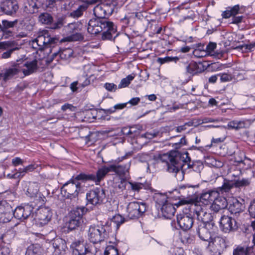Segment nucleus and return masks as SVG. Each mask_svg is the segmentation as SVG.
<instances>
[{
  "label": "nucleus",
  "instance_id": "nucleus-1",
  "mask_svg": "<svg viewBox=\"0 0 255 255\" xmlns=\"http://www.w3.org/2000/svg\"><path fill=\"white\" fill-rule=\"evenodd\" d=\"M175 155H170L168 161L166 163L167 170L172 173L177 180L182 181L184 179L183 168L187 166V168H192L190 164L191 159L187 152L183 153H174Z\"/></svg>",
  "mask_w": 255,
  "mask_h": 255
},
{
  "label": "nucleus",
  "instance_id": "nucleus-2",
  "mask_svg": "<svg viewBox=\"0 0 255 255\" xmlns=\"http://www.w3.org/2000/svg\"><path fill=\"white\" fill-rule=\"evenodd\" d=\"M185 203L190 204V209H193V211L195 213L199 221L198 225H205L210 228H212L215 226V220L217 219V215L208 212L200 205H198L191 194H188L187 197L183 196V198L180 199L176 205L179 206Z\"/></svg>",
  "mask_w": 255,
  "mask_h": 255
},
{
  "label": "nucleus",
  "instance_id": "nucleus-3",
  "mask_svg": "<svg viewBox=\"0 0 255 255\" xmlns=\"http://www.w3.org/2000/svg\"><path fill=\"white\" fill-rule=\"evenodd\" d=\"M87 30L92 34H97L103 31L102 39H112V22L105 19L93 18L89 20Z\"/></svg>",
  "mask_w": 255,
  "mask_h": 255
},
{
  "label": "nucleus",
  "instance_id": "nucleus-4",
  "mask_svg": "<svg viewBox=\"0 0 255 255\" xmlns=\"http://www.w3.org/2000/svg\"><path fill=\"white\" fill-rule=\"evenodd\" d=\"M113 171L116 172L113 180V192H120L125 188L127 182L126 178L128 176V167L126 165L116 166L113 164Z\"/></svg>",
  "mask_w": 255,
  "mask_h": 255
},
{
  "label": "nucleus",
  "instance_id": "nucleus-5",
  "mask_svg": "<svg viewBox=\"0 0 255 255\" xmlns=\"http://www.w3.org/2000/svg\"><path fill=\"white\" fill-rule=\"evenodd\" d=\"M176 203L175 205L177 207L181 205H186L187 206L182 209V213L177 215V222L180 228L183 231H187L190 229L193 225V218L192 213L194 212L193 209H190V204L185 203L177 206Z\"/></svg>",
  "mask_w": 255,
  "mask_h": 255
},
{
  "label": "nucleus",
  "instance_id": "nucleus-6",
  "mask_svg": "<svg viewBox=\"0 0 255 255\" xmlns=\"http://www.w3.org/2000/svg\"><path fill=\"white\" fill-rule=\"evenodd\" d=\"M57 39L51 37L47 30L39 33L38 36L31 41L32 47L36 50H41L44 47L55 43Z\"/></svg>",
  "mask_w": 255,
  "mask_h": 255
},
{
  "label": "nucleus",
  "instance_id": "nucleus-7",
  "mask_svg": "<svg viewBox=\"0 0 255 255\" xmlns=\"http://www.w3.org/2000/svg\"><path fill=\"white\" fill-rule=\"evenodd\" d=\"M52 216L51 209L45 206L40 207L33 215L35 224L39 227L47 225L51 221Z\"/></svg>",
  "mask_w": 255,
  "mask_h": 255
},
{
  "label": "nucleus",
  "instance_id": "nucleus-8",
  "mask_svg": "<svg viewBox=\"0 0 255 255\" xmlns=\"http://www.w3.org/2000/svg\"><path fill=\"white\" fill-rule=\"evenodd\" d=\"M79 180L76 179L71 180L65 183L61 188L62 195L68 199L75 198L78 196L80 189Z\"/></svg>",
  "mask_w": 255,
  "mask_h": 255
},
{
  "label": "nucleus",
  "instance_id": "nucleus-9",
  "mask_svg": "<svg viewBox=\"0 0 255 255\" xmlns=\"http://www.w3.org/2000/svg\"><path fill=\"white\" fill-rule=\"evenodd\" d=\"M111 169L112 165L109 167L104 166L98 169L96 175L81 173L76 177V179L83 181L91 180L95 182L96 184L98 185L100 181L104 179L107 174L110 171Z\"/></svg>",
  "mask_w": 255,
  "mask_h": 255
},
{
  "label": "nucleus",
  "instance_id": "nucleus-10",
  "mask_svg": "<svg viewBox=\"0 0 255 255\" xmlns=\"http://www.w3.org/2000/svg\"><path fill=\"white\" fill-rule=\"evenodd\" d=\"M108 235L104 227L100 226H91L88 230V237L93 244H97L104 240Z\"/></svg>",
  "mask_w": 255,
  "mask_h": 255
},
{
  "label": "nucleus",
  "instance_id": "nucleus-11",
  "mask_svg": "<svg viewBox=\"0 0 255 255\" xmlns=\"http://www.w3.org/2000/svg\"><path fill=\"white\" fill-rule=\"evenodd\" d=\"M146 207L144 203L138 202H130L127 206V217L130 219H137L141 216L146 211Z\"/></svg>",
  "mask_w": 255,
  "mask_h": 255
},
{
  "label": "nucleus",
  "instance_id": "nucleus-12",
  "mask_svg": "<svg viewBox=\"0 0 255 255\" xmlns=\"http://www.w3.org/2000/svg\"><path fill=\"white\" fill-rule=\"evenodd\" d=\"M111 113V111L110 110L106 111L104 109L99 110L95 109L91 110L85 112V118L89 123H92L97 120L100 119L109 121L111 119L109 114Z\"/></svg>",
  "mask_w": 255,
  "mask_h": 255
},
{
  "label": "nucleus",
  "instance_id": "nucleus-13",
  "mask_svg": "<svg viewBox=\"0 0 255 255\" xmlns=\"http://www.w3.org/2000/svg\"><path fill=\"white\" fill-rule=\"evenodd\" d=\"M83 209L81 208H76L71 212L70 219L67 225L69 229H75L81 224L83 222Z\"/></svg>",
  "mask_w": 255,
  "mask_h": 255
},
{
  "label": "nucleus",
  "instance_id": "nucleus-14",
  "mask_svg": "<svg viewBox=\"0 0 255 255\" xmlns=\"http://www.w3.org/2000/svg\"><path fill=\"white\" fill-rule=\"evenodd\" d=\"M105 197L104 190L96 188L87 193L86 199L88 202L93 205H96L102 202Z\"/></svg>",
  "mask_w": 255,
  "mask_h": 255
},
{
  "label": "nucleus",
  "instance_id": "nucleus-15",
  "mask_svg": "<svg viewBox=\"0 0 255 255\" xmlns=\"http://www.w3.org/2000/svg\"><path fill=\"white\" fill-rule=\"evenodd\" d=\"M220 227L222 231L225 233H229L237 228L236 221L228 216L220 217Z\"/></svg>",
  "mask_w": 255,
  "mask_h": 255
},
{
  "label": "nucleus",
  "instance_id": "nucleus-16",
  "mask_svg": "<svg viewBox=\"0 0 255 255\" xmlns=\"http://www.w3.org/2000/svg\"><path fill=\"white\" fill-rule=\"evenodd\" d=\"M12 209L6 201H0V222L6 223L10 221Z\"/></svg>",
  "mask_w": 255,
  "mask_h": 255
},
{
  "label": "nucleus",
  "instance_id": "nucleus-17",
  "mask_svg": "<svg viewBox=\"0 0 255 255\" xmlns=\"http://www.w3.org/2000/svg\"><path fill=\"white\" fill-rule=\"evenodd\" d=\"M32 210V207L29 205H25L24 206H18L15 209L13 212H12V215H13L15 218L21 221H23L31 214Z\"/></svg>",
  "mask_w": 255,
  "mask_h": 255
},
{
  "label": "nucleus",
  "instance_id": "nucleus-18",
  "mask_svg": "<svg viewBox=\"0 0 255 255\" xmlns=\"http://www.w3.org/2000/svg\"><path fill=\"white\" fill-rule=\"evenodd\" d=\"M0 8L5 14L12 15L16 12L19 7L15 0H5L1 3Z\"/></svg>",
  "mask_w": 255,
  "mask_h": 255
},
{
  "label": "nucleus",
  "instance_id": "nucleus-19",
  "mask_svg": "<svg viewBox=\"0 0 255 255\" xmlns=\"http://www.w3.org/2000/svg\"><path fill=\"white\" fill-rule=\"evenodd\" d=\"M209 229L210 228L208 226L198 225L196 231L200 239L208 242L210 246L211 244L214 243L215 239L212 237L210 232L209 231Z\"/></svg>",
  "mask_w": 255,
  "mask_h": 255
},
{
  "label": "nucleus",
  "instance_id": "nucleus-20",
  "mask_svg": "<svg viewBox=\"0 0 255 255\" xmlns=\"http://www.w3.org/2000/svg\"><path fill=\"white\" fill-rule=\"evenodd\" d=\"M20 63H16L11 67L7 69L3 73H0V81L6 82L17 76L20 72Z\"/></svg>",
  "mask_w": 255,
  "mask_h": 255
},
{
  "label": "nucleus",
  "instance_id": "nucleus-21",
  "mask_svg": "<svg viewBox=\"0 0 255 255\" xmlns=\"http://www.w3.org/2000/svg\"><path fill=\"white\" fill-rule=\"evenodd\" d=\"M52 247L55 255H64L67 250L66 242L61 238H56L53 240Z\"/></svg>",
  "mask_w": 255,
  "mask_h": 255
},
{
  "label": "nucleus",
  "instance_id": "nucleus-22",
  "mask_svg": "<svg viewBox=\"0 0 255 255\" xmlns=\"http://www.w3.org/2000/svg\"><path fill=\"white\" fill-rule=\"evenodd\" d=\"M20 71L22 72L25 76L29 75L33 73L37 68V61L36 59L30 61H26L20 64Z\"/></svg>",
  "mask_w": 255,
  "mask_h": 255
},
{
  "label": "nucleus",
  "instance_id": "nucleus-23",
  "mask_svg": "<svg viewBox=\"0 0 255 255\" xmlns=\"http://www.w3.org/2000/svg\"><path fill=\"white\" fill-rule=\"evenodd\" d=\"M255 120H246L244 121L234 120L229 122L228 127L229 128L238 130L243 128H248Z\"/></svg>",
  "mask_w": 255,
  "mask_h": 255
},
{
  "label": "nucleus",
  "instance_id": "nucleus-24",
  "mask_svg": "<svg viewBox=\"0 0 255 255\" xmlns=\"http://www.w3.org/2000/svg\"><path fill=\"white\" fill-rule=\"evenodd\" d=\"M219 195L217 191L209 190L207 192L203 193L200 198V202L205 205L211 204L213 200Z\"/></svg>",
  "mask_w": 255,
  "mask_h": 255
},
{
  "label": "nucleus",
  "instance_id": "nucleus-25",
  "mask_svg": "<svg viewBox=\"0 0 255 255\" xmlns=\"http://www.w3.org/2000/svg\"><path fill=\"white\" fill-rule=\"evenodd\" d=\"M236 188L235 181L224 179L222 186L218 188V193L223 194L224 193H230L233 194V190Z\"/></svg>",
  "mask_w": 255,
  "mask_h": 255
},
{
  "label": "nucleus",
  "instance_id": "nucleus-26",
  "mask_svg": "<svg viewBox=\"0 0 255 255\" xmlns=\"http://www.w3.org/2000/svg\"><path fill=\"white\" fill-rule=\"evenodd\" d=\"M71 247L74 255H85L88 252L84 242H75L72 244Z\"/></svg>",
  "mask_w": 255,
  "mask_h": 255
},
{
  "label": "nucleus",
  "instance_id": "nucleus-27",
  "mask_svg": "<svg viewBox=\"0 0 255 255\" xmlns=\"http://www.w3.org/2000/svg\"><path fill=\"white\" fill-rule=\"evenodd\" d=\"M174 206H176L175 204L173 205L172 204L168 202L161 206V210L163 216L167 219L171 218L174 216L175 212Z\"/></svg>",
  "mask_w": 255,
  "mask_h": 255
},
{
  "label": "nucleus",
  "instance_id": "nucleus-28",
  "mask_svg": "<svg viewBox=\"0 0 255 255\" xmlns=\"http://www.w3.org/2000/svg\"><path fill=\"white\" fill-rule=\"evenodd\" d=\"M245 205L244 203L239 200H235L229 207V210L232 214H238L243 212L245 209Z\"/></svg>",
  "mask_w": 255,
  "mask_h": 255
},
{
  "label": "nucleus",
  "instance_id": "nucleus-29",
  "mask_svg": "<svg viewBox=\"0 0 255 255\" xmlns=\"http://www.w3.org/2000/svg\"><path fill=\"white\" fill-rule=\"evenodd\" d=\"M41 4L38 0H28L24 6V10L28 13H34L38 11Z\"/></svg>",
  "mask_w": 255,
  "mask_h": 255
},
{
  "label": "nucleus",
  "instance_id": "nucleus-30",
  "mask_svg": "<svg viewBox=\"0 0 255 255\" xmlns=\"http://www.w3.org/2000/svg\"><path fill=\"white\" fill-rule=\"evenodd\" d=\"M253 250V247L238 246L234 249L233 255H252Z\"/></svg>",
  "mask_w": 255,
  "mask_h": 255
},
{
  "label": "nucleus",
  "instance_id": "nucleus-31",
  "mask_svg": "<svg viewBox=\"0 0 255 255\" xmlns=\"http://www.w3.org/2000/svg\"><path fill=\"white\" fill-rule=\"evenodd\" d=\"M240 6L239 4L234 5V6L228 8L223 12L222 15L223 18H228L231 16H234L239 13Z\"/></svg>",
  "mask_w": 255,
  "mask_h": 255
},
{
  "label": "nucleus",
  "instance_id": "nucleus-32",
  "mask_svg": "<svg viewBox=\"0 0 255 255\" xmlns=\"http://www.w3.org/2000/svg\"><path fill=\"white\" fill-rule=\"evenodd\" d=\"M200 66H202V64L192 61L190 62L186 67V71L188 73L194 75L201 71Z\"/></svg>",
  "mask_w": 255,
  "mask_h": 255
},
{
  "label": "nucleus",
  "instance_id": "nucleus-33",
  "mask_svg": "<svg viewBox=\"0 0 255 255\" xmlns=\"http://www.w3.org/2000/svg\"><path fill=\"white\" fill-rule=\"evenodd\" d=\"M42 251L39 245H32L28 248L25 255H42Z\"/></svg>",
  "mask_w": 255,
  "mask_h": 255
},
{
  "label": "nucleus",
  "instance_id": "nucleus-34",
  "mask_svg": "<svg viewBox=\"0 0 255 255\" xmlns=\"http://www.w3.org/2000/svg\"><path fill=\"white\" fill-rule=\"evenodd\" d=\"M153 198L155 202L158 204L159 206H162L163 204L168 202L167 195L164 194L160 193H155Z\"/></svg>",
  "mask_w": 255,
  "mask_h": 255
},
{
  "label": "nucleus",
  "instance_id": "nucleus-35",
  "mask_svg": "<svg viewBox=\"0 0 255 255\" xmlns=\"http://www.w3.org/2000/svg\"><path fill=\"white\" fill-rule=\"evenodd\" d=\"M39 188L36 183H31L29 184L27 190V195L32 198L39 193Z\"/></svg>",
  "mask_w": 255,
  "mask_h": 255
},
{
  "label": "nucleus",
  "instance_id": "nucleus-36",
  "mask_svg": "<svg viewBox=\"0 0 255 255\" xmlns=\"http://www.w3.org/2000/svg\"><path fill=\"white\" fill-rule=\"evenodd\" d=\"M82 28V24L79 22L70 23L66 27V31L69 33L79 31Z\"/></svg>",
  "mask_w": 255,
  "mask_h": 255
},
{
  "label": "nucleus",
  "instance_id": "nucleus-37",
  "mask_svg": "<svg viewBox=\"0 0 255 255\" xmlns=\"http://www.w3.org/2000/svg\"><path fill=\"white\" fill-rule=\"evenodd\" d=\"M39 21L43 24H50L53 20L52 16L48 13L43 12L41 13L38 17Z\"/></svg>",
  "mask_w": 255,
  "mask_h": 255
},
{
  "label": "nucleus",
  "instance_id": "nucleus-38",
  "mask_svg": "<svg viewBox=\"0 0 255 255\" xmlns=\"http://www.w3.org/2000/svg\"><path fill=\"white\" fill-rule=\"evenodd\" d=\"M70 34V35L64 38V40L65 41H79L83 39V36L81 33H79V31Z\"/></svg>",
  "mask_w": 255,
  "mask_h": 255
},
{
  "label": "nucleus",
  "instance_id": "nucleus-39",
  "mask_svg": "<svg viewBox=\"0 0 255 255\" xmlns=\"http://www.w3.org/2000/svg\"><path fill=\"white\" fill-rule=\"evenodd\" d=\"M248 211L251 218L255 219L252 221L251 225L253 228L255 229V199L251 202L248 208Z\"/></svg>",
  "mask_w": 255,
  "mask_h": 255
},
{
  "label": "nucleus",
  "instance_id": "nucleus-40",
  "mask_svg": "<svg viewBox=\"0 0 255 255\" xmlns=\"http://www.w3.org/2000/svg\"><path fill=\"white\" fill-rule=\"evenodd\" d=\"M131 189L135 191L138 192L142 189H147L149 188L148 185H145L144 184L138 182H129Z\"/></svg>",
  "mask_w": 255,
  "mask_h": 255
},
{
  "label": "nucleus",
  "instance_id": "nucleus-41",
  "mask_svg": "<svg viewBox=\"0 0 255 255\" xmlns=\"http://www.w3.org/2000/svg\"><path fill=\"white\" fill-rule=\"evenodd\" d=\"M213 202L217 204L222 209L227 207L228 205L226 199L225 197L220 196L219 195L217 196V198Z\"/></svg>",
  "mask_w": 255,
  "mask_h": 255
},
{
  "label": "nucleus",
  "instance_id": "nucleus-42",
  "mask_svg": "<svg viewBox=\"0 0 255 255\" xmlns=\"http://www.w3.org/2000/svg\"><path fill=\"white\" fill-rule=\"evenodd\" d=\"M178 57H169L166 56L164 58L159 57L157 59V62L160 64H163L165 63H169L170 62H174L176 63L179 60Z\"/></svg>",
  "mask_w": 255,
  "mask_h": 255
},
{
  "label": "nucleus",
  "instance_id": "nucleus-43",
  "mask_svg": "<svg viewBox=\"0 0 255 255\" xmlns=\"http://www.w3.org/2000/svg\"><path fill=\"white\" fill-rule=\"evenodd\" d=\"M236 188L246 187L250 184L251 181L249 179L243 178L242 179H238L234 180Z\"/></svg>",
  "mask_w": 255,
  "mask_h": 255
},
{
  "label": "nucleus",
  "instance_id": "nucleus-44",
  "mask_svg": "<svg viewBox=\"0 0 255 255\" xmlns=\"http://www.w3.org/2000/svg\"><path fill=\"white\" fill-rule=\"evenodd\" d=\"M106 11L103 9L101 5H97L94 8V13L96 17L100 19L105 16Z\"/></svg>",
  "mask_w": 255,
  "mask_h": 255
},
{
  "label": "nucleus",
  "instance_id": "nucleus-45",
  "mask_svg": "<svg viewBox=\"0 0 255 255\" xmlns=\"http://www.w3.org/2000/svg\"><path fill=\"white\" fill-rule=\"evenodd\" d=\"M121 132L124 135L135 136L136 134V130L133 127L128 128L125 127L121 129Z\"/></svg>",
  "mask_w": 255,
  "mask_h": 255
},
{
  "label": "nucleus",
  "instance_id": "nucleus-46",
  "mask_svg": "<svg viewBox=\"0 0 255 255\" xmlns=\"http://www.w3.org/2000/svg\"><path fill=\"white\" fill-rule=\"evenodd\" d=\"M134 76L131 75H128L126 78L123 79L119 85V88L126 87L130 84L133 79Z\"/></svg>",
  "mask_w": 255,
  "mask_h": 255
},
{
  "label": "nucleus",
  "instance_id": "nucleus-47",
  "mask_svg": "<svg viewBox=\"0 0 255 255\" xmlns=\"http://www.w3.org/2000/svg\"><path fill=\"white\" fill-rule=\"evenodd\" d=\"M210 204V209L213 212V213L217 215V219L219 218L221 216V214L220 212L222 211V209L214 202H212Z\"/></svg>",
  "mask_w": 255,
  "mask_h": 255
},
{
  "label": "nucleus",
  "instance_id": "nucleus-48",
  "mask_svg": "<svg viewBox=\"0 0 255 255\" xmlns=\"http://www.w3.org/2000/svg\"><path fill=\"white\" fill-rule=\"evenodd\" d=\"M124 222L125 218L120 214L116 215L113 217V222H114L116 224L117 229H119L120 225L124 223Z\"/></svg>",
  "mask_w": 255,
  "mask_h": 255
},
{
  "label": "nucleus",
  "instance_id": "nucleus-49",
  "mask_svg": "<svg viewBox=\"0 0 255 255\" xmlns=\"http://www.w3.org/2000/svg\"><path fill=\"white\" fill-rule=\"evenodd\" d=\"M151 158L152 156L148 153H143L138 155V160L141 162H148L151 160Z\"/></svg>",
  "mask_w": 255,
  "mask_h": 255
},
{
  "label": "nucleus",
  "instance_id": "nucleus-50",
  "mask_svg": "<svg viewBox=\"0 0 255 255\" xmlns=\"http://www.w3.org/2000/svg\"><path fill=\"white\" fill-rule=\"evenodd\" d=\"M17 23L16 20L13 21H9L7 20H3L2 22V25H1L2 28L5 29H8V28L12 27Z\"/></svg>",
  "mask_w": 255,
  "mask_h": 255
},
{
  "label": "nucleus",
  "instance_id": "nucleus-51",
  "mask_svg": "<svg viewBox=\"0 0 255 255\" xmlns=\"http://www.w3.org/2000/svg\"><path fill=\"white\" fill-rule=\"evenodd\" d=\"M32 198L34 199V201H35L36 203L40 204H43L45 199V197L40 192H39Z\"/></svg>",
  "mask_w": 255,
  "mask_h": 255
},
{
  "label": "nucleus",
  "instance_id": "nucleus-52",
  "mask_svg": "<svg viewBox=\"0 0 255 255\" xmlns=\"http://www.w3.org/2000/svg\"><path fill=\"white\" fill-rule=\"evenodd\" d=\"M219 76L220 77V80L222 82H229L231 81L232 79V75L226 73L219 74Z\"/></svg>",
  "mask_w": 255,
  "mask_h": 255
},
{
  "label": "nucleus",
  "instance_id": "nucleus-53",
  "mask_svg": "<svg viewBox=\"0 0 255 255\" xmlns=\"http://www.w3.org/2000/svg\"><path fill=\"white\" fill-rule=\"evenodd\" d=\"M13 33L12 32L8 29H3L2 27L1 31H0V37H4L5 38H7L9 37L12 36Z\"/></svg>",
  "mask_w": 255,
  "mask_h": 255
},
{
  "label": "nucleus",
  "instance_id": "nucleus-54",
  "mask_svg": "<svg viewBox=\"0 0 255 255\" xmlns=\"http://www.w3.org/2000/svg\"><path fill=\"white\" fill-rule=\"evenodd\" d=\"M88 134L85 137L86 144H88L89 142H93L95 141L94 137L96 135V133L95 132H91L90 131H88Z\"/></svg>",
  "mask_w": 255,
  "mask_h": 255
},
{
  "label": "nucleus",
  "instance_id": "nucleus-55",
  "mask_svg": "<svg viewBox=\"0 0 255 255\" xmlns=\"http://www.w3.org/2000/svg\"><path fill=\"white\" fill-rule=\"evenodd\" d=\"M81 6L78 8L76 10L72 12L70 14L71 16L74 18H78L81 16L83 14V9Z\"/></svg>",
  "mask_w": 255,
  "mask_h": 255
},
{
  "label": "nucleus",
  "instance_id": "nucleus-56",
  "mask_svg": "<svg viewBox=\"0 0 255 255\" xmlns=\"http://www.w3.org/2000/svg\"><path fill=\"white\" fill-rule=\"evenodd\" d=\"M12 164L14 166H17L19 165H22L23 161L19 157H15L11 160Z\"/></svg>",
  "mask_w": 255,
  "mask_h": 255
},
{
  "label": "nucleus",
  "instance_id": "nucleus-57",
  "mask_svg": "<svg viewBox=\"0 0 255 255\" xmlns=\"http://www.w3.org/2000/svg\"><path fill=\"white\" fill-rule=\"evenodd\" d=\"M217 47V44L216 43L210 42L207 46L206 49L207 51L210 53L214 51L215 48Z\"/></svg>",
  "mask_w": 255,
  "mask_h": 255
},
{
  "label": "nucleus",
  "instance_id": "nucleus-58",
  "mask_svg": "<svg viewBox=\"0 0 255 255\" xmlns=\"http://www.w3.org/2000/svg\"><path fill=\"white\" fill-rule=\"evenodd\" d=\"M16 49V48H13L4 52L2 54V58L4 59L9 58L10 56L11 53L13 52V51Z\"/></svg>",
  "mask_w": 255,
  "mask_h": 255
},
{
  "label": "nucleus",
  "instance_id": "nucleus-59",
  "mask_svg": "<svg viewBox=\"0 0 255 255\" xmlns=\"http://www.w3.org/2000/svg\"><path fill=\"white\" fill-rule=\"evenodd\" d=\"M0 255H11L8 248L2 247L0 250Z\"/></svg>",
  "mask_w": 255,
  "mask_h": 255
},
{
  "label": "nucleus",
  "instance_id": "nucleus-60",
  "mask_svg": "<svg viewBox=\"0 0 255 255\" xmlns=\"http://www.w3.org/2000/svg\"><path fill=\"white\" fill-rule=\"evenodd\" d=\"M140 101L139 98L135 97L132 98L130 100H129L128 103L130 104L132 106H135L138 104V103Z\"/></svg>",
  "mask_w": 255,
  "mask_h": 255
},
{
  "label": "nucleus",
  "instance_id": "nucleus-61",
  "mask_svg": "<svg viewBox=\"0 0 255 255\" xmlns=\"http://www.w3.org/2000/svg\"><path fill=\"white\" fill-rule=\"evenodd\" d=\"M113 255H122L119 253L117 245L113 242Z\"/></svg>",
  "mask_w": 255,
  "mask_h": 255
},
{
  "label": "nucleus",
  "instance_id": "nucleus-62",
  "mask_svg": "<svg viewBox=\"0 0 255 255\" xmlns=\"http://www.w3.org/2000/svg\"><path fill=\"white\" fill-rule=\"evenodd\" d=\"M37 167V165L35 164H30L25 167V170L28 172H31L33 171Z\"/></svg>",
  "mask_w": 255,
  "mask_h": 255
},
{
  "label": "nucleus",
  "instance_id": "nucleus-63",
  "mask_svg": "<svg viewBox=\"0 0 255 255\" xmlns=\"http://www.w3.org/2000/svg\"><path fill=\"white\" fill-rule=\"evenodd\" d=\"M175 145H179L180 146H182L186 144V140L185 139V136L181 137L179 141H177L176 142L174 143Z\"/></svg>",
  "mask_w": 255,
  "mask_h": 255
},
{
  "label": "nucleus",
  "instance_id": "nucleus-64",
  "mask_svg": "<svg viewBox=\"0 0 255 255\" xmlns=\"http://www.w3.org/2000/svg\"><path fill=\"white\" fill-rule=\"evenodd\" d=\"M27 173V171H26L25 170V167L24 168H19L18 170V171L15 174V175L17 174H18V175H17V176L18 177H22L26 173Z\"/></svg>",
  "mask_w": 255,
  "mask_h": 255
}]
</instances>
